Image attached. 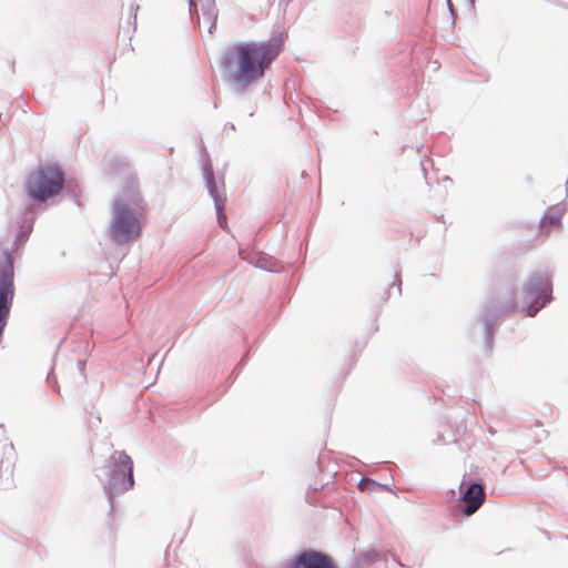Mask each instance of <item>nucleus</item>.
<instances>
[{"mask_svg": "<svg viewBox=\"0 0 568 568\" xmlns=\"http://www.w3.org/2000/svg\"><path fill=\"white\" fill-rule=\"evenodd\" d=\"M283 48L281 37L265 41H240L226 48L220 64L235 88L246 90L264 78Z\"/></svg>", "mask_w": 568, "mask_h": 568, "instance_id": "f257e3e1", "label": "nucleus"}, {"mask_svg": "<svg viewBox=\"0 0 568 568\" xmlns=\"http://www.w3.org/2000/svg\"><path fill=\"white\" fill-rule=\"evenodd\" d=\"M144 205L138 183L131 180L122 194L113 203L112 221L109 226L111 239L118 244H126L141 235V220Z\"/></svg>", "mask_w": 568, "mask_h": 568, "instance_id": "f03ea898", "label": "nucleus"}, {"mask_svg": "<svg viewBox=\"0 0 568 568\" xmlns=\"http://www.w3.org/2000/svg\"><path fill=\"white\" fill-rule=\"evenodd\" d=\"M64 174L58 165L47 164L34 170L26 181V193L34 202H45L61 193Z\"/></svg>", "mask_w": 568, "mask_h": 568, "instance_id": "7ed1b4c3", "label": "nucleus"}, {"mask_svg": "<svg viewBox=\"0 0 568 568\" xmlns=\"http://www.w3.org/2000/svg\"><path fill=\"white\" fill-rule=\"evenodd\" d=\"M551 283L548 276L537 275L531 277L525 288V298L529 301L527 314L535 316L536 313L551 298Z\"/></svg>", "mask_w": 568, "mask_h": 568, "instance_id": "20e7f679", "label": "nucleus"}, {"mask_svg": "<svg viewBox=\"0 0 568 568\" xmlns=\"http://www.w3.org/2000/svg\"><path fill=\"white\" fill-rule=\"evenodd\" d=\"M374 558L375 555L369 554L358 557L353 568H362L365 560H373ZM293 568H335V566L329 557L316 551H306L294 560Z\"/></svg>", "mask_w": 568, "mask_h": 568, "instance_id": "39448f33", "label": "nucleus"}, {"mask_svg": "<svg viewBox=\"0 0 568 568\" xmlns=\"http://www.w3.org/2000/svg\"><path fill=\"white\" fill-rule=\"evenodd\" d=\"M113 458L116 467L113 470L112 486L119 490H129L133 487V463L125 453H115Z\"/></svg>", "mask_w": 568, "mask_h": 568, "instance_id": "423d86ee", "label": "nucleus"}, {"mask_svg": "<svg viewBox=\"0 0 568 568\" xmlns=\"http://www.w3.org/2000/svg\"><path fill=\"white\" fill-rule=\"evenodd\" d=\"M485 490L480 484L469 485L460 496L463 513L466 516L475 514L485 501Z\"/></svg>", "mask_w": 568, "mask_h": 568, "instance_id": "0eeeda50", "label": "nucleus"}, {"mask_svg": "<svg viewBox=\"0 0 568 568\" xmlns=\"http://www.w3.org/2000/svg\"><path fill=\"white\" fill-rule=\"evenodd\" d=\"M191 11L196 16L202 12L203 24L206 28L207 33H212L216 28L217 10L215 7V0H190Z\"/></svg>", "mask_w": 568, "mask_h": 568, "instance_id": "6e6552de", "label": "nucleus"}, {"mask_svg": "<svg viewBox=\"0 0 568 568\" xmlns=\"http://www.w3.org/2000/svg\"><path fill=\"white\" fill-rule=\"evenodd\" d=\"M562 210L550 207L541 217L539 223L540 233L548 235L552 230H558L561 225Z\"/></svg>", "mask_w": 568, "mask_h": 568, "instance_id": "1a4fd4ad", "label": "nucleus"}, {"mask_svg": "<svg viewBox=\"0 0 568 568\" xmlns=\"http://www.w3.org/2000/svg\"><path fill=\"white\" fill-rule=\"evenodd\" d=\"M358 489L363 493H375L388 490V487L386 485L378 484L371 478H363L358 483Z\"/></svg>", "mask_w": 568, "mask_h": 568, "instance_id": "9d476101", "label": "nucleus"}, {"mask_svg": "<svg viewBox=\"0 0 568 568\" xmlns=\"http://www.w3.org/2000/svg\"><path fill=\"white\" fill-rule=\"evenodd\" d=\"M210 193L214 197V203L219 215L220 224L223 226V221L225 220V216L222 214L224 209V201L217 195L215 185L213 183H210Z\"/></svg>", "mask_w": 568, "mask_h": 568, "instance_id": "9b49d317", "label": "nucleus"}]
</instances>
